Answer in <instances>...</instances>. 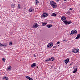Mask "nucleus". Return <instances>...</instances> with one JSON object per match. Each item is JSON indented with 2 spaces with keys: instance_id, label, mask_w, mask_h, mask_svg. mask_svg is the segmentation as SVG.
<instances>
[{
  "instance_id": "f257e3e1",
  "label": "nucleus",
  "mask_w": 80,
  "mask_h": 80,
  "mask_svg": "<svg viewBox=\"0 0 80 80\" xmlns=\"http://www.w3.org/2000/svg\"><path fill=\"white\" fill-rule=\"evenodd\" d=\"M50 4L52 7L54 8H56L57 6L56 3H55L54 1H51L50 2Z\"/></svg>"
},
{
  "instance_id": "f03ea898",
  "label": "nucleus",
  "mask_w": 80,
  "mask_h": 80,
  "mask_svg": "<svg viewBox=\"0 0 80 80\" xmlns=\"http://www.w3.org/2000/svg\"><path fill=\"white\" fill-rule=\"evenodd\" d=\"M63 22L66 25H68H68H70V24H71L72 23V22L71 21H68L67 20L63 21Z\"/></svg>"
},
{
  "instance_id": "7ed1b4c3",
  "label": "nucleus",
  "mask_w": 80,
  "mask_h": 80,
  "mask_svg": "<svg viewBox=\"0 0 80 80\" xmlns=\"http://www.w3.org/2000/svg\"><path fill=\"white\" fill-rule=\"evenodd\" d=\"M77 33V31L76 30H72L71 32L70 35H76Z\"/></svg>"
},
{
  "instance_id": "20e7f679",
  "label": "nucleus",
  "mask_w": 80,
  "mask_h": 80,
  "mask_svg": "<svg viewBox=\"0 0 80 80\" xmlns=\"http://www.w3.org/2000/svg\"><path fill=\"white\" fill-rule=\"evenodd\" d=\"M53 43L52 42H50L47 45V47L48 48H50L51 47H52Z\"/></svg>"
},
{
  "instance_id": "39448f33",
  "label": "nucleus",
  "mask_w": 80,
  "mask_h": 80,
  "mask_svg": "<svg viewBox=\"0 0 80 80\" xmlns=\"http://www.w3.org/2000/svg\"><path fill=\"white\" fill-rule=\"evenodd\" d=\"M72 52L74 53H78L79 52V49H73L72 50Z\"/></svg>"
},
{
  "instance_id": "423d86ee",
  "label": "nucleus",
  "mask_w": 80,
  "mask_h": 80,
  "mask_svg": "<svg viewBox=\"0 0 80 80\" xmlns=\"http://www.w3.org/2000/svg\"><path fill=\"white\" fill-rule=\"evenodd\" d=\"M48 16V14L47 12H45L44 13H43V14L42 15V17H43L44 18L47 17V16Z\"/></svg>"
},
{
  "instance_id": "0eeeda50",
  "label": "nucleus",
  "mask_w": 80,
  "mask_h": 80,
  "mask_svg": "<svg viewBox=\"0 0 80 80\" xmlns=\"http://www.w3.org/2000/svg\"><path fill=\"white\" fill-rule=\"evenodd\" d=\"M37 27H38V25L37 23H35L34 25H33L32 26L33 28H37Z\"/></svg>"
},
{
  "instance_id": "6e6552de",
  "label": "nucleus",
  "mask_w": 80,
  "mask_h": 80,
  "mask_svg": "<svg viewBox=\"0 0 80 80\" xmlns=\"http://www.w3.org/2000/svg\"><path fill=\"white\" fill-rule=\"evenodd\" d=\"M61 20L62 21H65L67 20H66V17L65 16H62L61 18Z\"/></svg>"
},
{
  "instance_id": "1a4fd4ad",
  "label": "nucleus",
  "mask_w": 80,
  "mask_h": 80,
  "mask_svg": "<svg viewBox=\"0 0 80 80\" xmlns=\"http://www.w3.org/2000/svg\"><path fill=\"white\" fill-rule=\"evenodd\" d=\"M73 68L74 69L73 71H72V73H75L76 72H77V68Z\"/></svg>"
},
{
  "instance_id": "9d476101",
  "label": "nucleus",
  "mask_w": 80,
  "mask_h": 80,
  "mask_svg": "<svg viewBox=\"0 0 80 80\" xmlns=\"http://www.w3.org/2000/svg\"><path fill=\"white\" fill-rule=\"evenodd\" d=\"M36 65H37V64L35 63H33L31 65V68H33V67H35Z\"/></svg>"
},
{
  "instance_id": "9b49d317",
  "label": "nucleus",
  "mask_w": 80,
  "mask_h": 80,
  "mask_svg": "<svg viewBox=\"0 0 80 80\" xmlns=\"http://www.w3.org/2000/svg\"><path fill=\"white\" fill-rule=\"evenodd\" d=\"M80 38V33L77 35V37L75 38L76 39H79Z\"/></svg>"
},
{
  "instance_id": "f8f14e48",
  "label": "nucleus",
  "mask_w": 80,
  "mask_h": 80,
  "mask_svg": "<svg viewBox=\"0 0 80 80\" xmlns=\"http://www.w3.org/2000/svg\"><path fill=\"white\" fill-rule=\"evenodd\" d=\"M3 78L4 80H8V78L7 77L4 76Z\"/></svg>"
},
{
  "instance_id": "ddd939ff",
  "label": "nucleus",
  "mask_w": 80,
  "mask_h": 80,
  "mask_svg": "<svg viewBox=\"0 0 80 80\" xmlns=\"http://www.w3.org/2000/svg\"><path fill=\"white\" fill-rule=\"evenodd\" d=\"M38 3H39V1H38L36 0L35 2V5H37L38 4Z\"/></svg>"
},
{
  "instance_id": "4468645a",
  "label": "nucleus",
  "mask_w": 80,
  "mask_h": 80,
  "mask_svg": "<svg viewBox=\"0 0 80 80\" xmlns=\"http://www.w3.org/2000/svg\"><path fill=\"white\" fill-rule=\"evenodd\" d=\"M65 63H68L69 62V58H67L66 59L64 60Z\"/></svg>"
},
{
  "instance_id": "2eb2a0df",
  "label": "nucleus",
  "mask_w": 80,
  "mask_h": 80,
  "mask_svg": "<svg viewBox=\"0 0 80 80\" xmlns=\"http://www.w3.org/2000/svg\"><path fill=\"white\" fill-rule=\"evenodd\" d=\"M50 59V60L51 61H53L55 60V58L53 57H51V58H49Z\"/></svg>"
},
{
  "instance_id": "dca6fc26",
  "label": "nucleus",
  "mask_w": 80,
  "mask_h": 80,
  "mask_svg": "<svg viewBox=\"0 0 80 80\" xmlns=\"http://www.w3.org/2000/svg\"><path fill=\"white\" fill-rule=\"evenodd\" d=\"M34 10V9H32V8H31L29 10V12H33Z\"/></svg>"
},
{
  "instance_id": "f3484780",
  "label": "nucleus",
  "mask_w": 80,
  "mask_h": 80,
  "mask_svg": "<svg viewBox=\"0 0 80 80\" xmlns=\"http://www.w3.org/2000/svg\"><path fill=\"white\" fill-rule=\"evenodd\" d=\"M26 78H28V79H29V80H33V79L31 78L29 76H26Z\"/></svg>"
},
{
  "instance_id": "a211bd4d",
  "label": "nucleus",
  "mask_w": 80,
  "mask_h": 80,
  "mask_svg": "<svg viewBox=\"0 0 80 80\" xmlns=\"http://www.w3.org/2000/svg\"><path fill=\"white\" fill-rule=\"evenodd\" d=\"M42 26H45L47 24V22H42Z\"/></svg>"
},
{
  "instance_id": "6ab92c4d",
  "label": "nucleus",
  "mask_w": 80,
  "mask_h": 80,
  "mask_svg": "<svg viewBox=\"0 0 80 80\" xmlns=\"http://www.w3.org/2000/svg\"><path fill=\"white\" fill-rule=\"evenodd\" d=\"M46 27L48 28H51V27H52V25H46Z\"/></svg>"
},
{
  "instance_id": "aec40b11",
  "label": "nucleus",
  "mask_w": 80,
  "mask_h": 80,
  "mask_svg": "<svg viewBox=\"0 0 80 80\" xmlns=\"http://www.w3.org/2000/svg\"><path fill=\"white\" fill-rule=\"evenodd\" d=\"M7 69L8 70H10L12 69V67L10 66H9L8 68H7Z\"/></svg>"
},
{
  "instance_id": "412c9836",
  "label": "nucleus",
  "mask_w": 80,
  "mask_h": 80,
  "mask_svg": "<svg viewBox=\"0 0 80 80\" xmlns=\"http://www.w3.org/2000/svg\"><path fill=\"white\" fill-rule=\"evenodd\" d=\"M51 16H54L55 17V16H57V14H56L55 13H53L51 14Z\"/></svg>"
},
{
  "instance_id": "4be33fe9",
  "label": "nucleus",
  "mask_w": 80,
  "mask_h": 80,
  "mask_svg": "<svg viewBox=\"0 0 80 80\" xmlns=\"http://www.w3.org/2000/svg\"><path fill=\"white\" fill-rule=\"evenodd\" d=\"M20 7H21V6H20V4H18L17 8H18V9H20Z\"/></svg>"
},
{
  "instance_id": "5701e85b",
  "label": "nucleus",
  "mask_w": 80,
  "mask_h": 80,
  "mask_svg": "<svg viewBox=\"0 0 80 80\" xmlns=\"http://www.w3.org/2000/svg\"><path fill=\"white\" fill-rule=\"evenodd\" d=\"M11 7H12V8H14L15 7V4H12L11 5Z\"/></svg>"
},
{
  "instance_id": "b1692460",
  "label": "nucleus",
  "mask_w": 80,
  "mask_h": 80,
  "mask_svg": "<svg viewBox=\"0 0 80 80\" xmlns=\"http://www.w3.org/2000/svg\"><path fill=\"white\" fill-rule=\"evenodd\" d=\"M2 61L3 62H5V58H2Z\"/></svg>"
},
{
  "instance_id": "393cba45",
  "label": "nucleus",
  "mask_w": 80,
  "mask_h": 80,
  "mask_svg": "<svg viewBox=\"0 0 80 80\" xmlns=\"http://www.w3.org/2000/svg\"><path fill=\"white\" fill-rule=\"evenodd\" d=\"M45 61H46V62H49V61H50V59L49 58L47 59L46 60H45Z\"/></svg>"
},
{
  "instance_id": "a878e982",
  "label": "nucleus",
  "mask_w": 80,
  "mask_h": 80,
  "mask_svg": "<svg viewBox=\"0 0 80 80\" xmlns=\"http://www.w3.org/2000/svg\"><path fill=\"white\" fill-rule=\"evenodd\" d=\"M13 43L12 42H9V45H12Z\"/></svg>"
},
{
  "instance_id": "bb28decb",
  "label": "nucleus",
  "mask_w": 80,
  "mask_h": 80,
  "mask_svg": "<svg viewBox=\"0 0 80 80\" xmlns=\"http://www.w3.org/2000/svg\"><path fill=\"white\" fill-rule=\"evenodd\" d=\"M0 47H3V44H2L0 42Z\"/></svg>"
},
{
  "instance_id": "cd10ccee",
  "label": "nucleus",
  "mask_w": 80,
  "mask_h": 80,
  "mask_svg": "<svg viewBox=\"0 0 80 80\" xmlns=\"http://www.w3.org/2000/svg\"><path fill=\"white\" fill-rule=\"evenodd\" d=\"M2 45H3V47H7V45H5V44H2Z\"/></svg>"
},
{
  "instance_id": "c85d7f7f",
  "label": "nucleus",
  "mask_w": 80,
  "mask_h": 80,
  "mask_svg": "<svg viewBox=\"0 0 80 80\" xmlns=\"http://www.w3.org/2000/svg\"><path fill=\"white\" fill-rule=\"evenodd\" d=\"M60 42H57V44L58 45V44H59V43H60Z\"/></svg>"
},
{
  "instance_id": "c756f323",
  "label": "nucleus",
  "mask_w": 80,
  "mask_h": 80,
  "mask_svg": "<svg viewBox=\"0 0 80 80\" xmlns=\"http://www.w3.org/2000/svg\"><path fill=\"white\" fill-rule=\"evenodd\" d=\"M72 65V62H71L69 63V66H70V65Z\"/></svg>"
},
{
  "instance_id": "7c9ffc66",
  "label": "nucleus",
  "mask_w": 80,
  "mask_h": 80,
  "mask_svg": "<svg viewBox=\"0 0 80 80\" xmlns=\"http://www.w3.org/2000/svg\"><path fill=\"white\" fill-rule=\"evenodd\" d=\"M57 2H58L60 1V0H55Z\"/></svg>"
},
{
  "instance_id": "2f4dec72",
  "label": "nucleus",
  "mask_w": 80,
  "mask_h": 80,
  "mask_svg": "<svg viewBox=\"0 0 80 80\" xmlns=\"http://www.w3.org/2000/svg\"><path fill=\"white\" fill-rule=\"evenodd\" d=\"M69 10H73V8H69Z\"/></svg>"
},
{
  "instance_id": "473e14b6",
  "label": "nucleus",
  "mask_w": 80,
  "mask_h": 80,
  "mask_svg": "<svg viewBox=\"0 0 80 80\" xmlns=\"http://www.w3.org/2000/svg\"><path fill=\"white\" fill-rule=\"evenodd\" d=\"M33 56H34V57H37V56H36V55L35 54H34Z\"/></svg>"
},
{
  "instance_id": "72a5a7b5",
  "label": "nucleus",
  "mask_w": 80,
  "mask_h": 80,
  "mask_svg": "<svg viewBox=\"0 0 80 80\" xmlns=\"http://www.w3.org/2000/svg\"><path fill=\"white\" fill-rule=\"evenodd\" d=\"M63 41L64 42H67L66 40H63Z\"/></svg>"
},
{
  "instance_id": "f704fd0d",
  "label": "nucleus",
  "mask_w": 80,
  "mask_h": 80,
  "mask_svg": "<svg viewBox=\"0 0 80 80\" xmlns=\"http://www.w3.org/2000/svg\"><path fill=\"white\" fill-rule=\"evenodd\" d=\"M53 48H57V46H53Z\"/></svg>"
},
{
  "instance_id": "c9c22d12",
  "label": "nucleus",
  "mask_w": 80,
  "mask_h": 80,
  "mask_svg": "<svg viewBox=\"0 0 80 80\" xmlns=\"http://www.w3.org/2000/svg\"><path fill=\"white\" fill-rule=\"evenodd\" d=\"M67 13H68V14H70V12H69V11H68V12H67Z\"/></svg>"
},
{
  "instance_id": "e433bc0d",
  "label": "nucleus",
  "mask_w": 80,
  "mask_h": 80,
  "mask_svg": "<svg viewBox=\"0 0 80 80\" xmlns=\"http://www.w3.org/2000/svg\"><path fill=\"white\" fill-rule=\"evenodd\" d=\"M65 63H66V65H67V62H65Z\"/></svg>"
},
{
  "instance_id": "4c0bfd02",
  "label": "nucleus",
  "mask_w": 80,
  "mask_h": 80,
  "mask_svg": "<svg viewBox=\"0 0 80 80\" xmlns=\"http://www.w3.org/2000/svg\"><path fill=\"white\" fill-rule=\"evenodd\" d=\"M67 0H64V2H66V1H67Z\"/></svg>"
},
{
  "instance_id": "58836bf2",
  "label": "nucleus",
  "mask_w": 80,
  "mask_h": 80,
  "mask_svg": "<svg viewBox=\"0 0 80 80\" xmlns=\"http://www.w3.org/2000/svg\"><path fill=\"white\" fill-rule=\"evenodd\" d=\"M37 68H38V66H37Z\"/></svg>"
},
{
  "instance_id": "ea45409f",
  "label": "nucleus",
  "mask_w": 80,
  "mask_h": 80,
  "mask_svg": "<svg viewBox=\"0 0 80 80\" xmlns=\"http://www.w3.org/2000/svg\"><path fill=\"white\" fill-rule=\"evenodd\" d=\"M58 46H59V45H58Z\"/></svg>"
},
{
  "instance_id": "a19ab883",
  "label": "nucleus",
  "mask_w": 80,
  "mask_h": 80,
  "mask_svg": "<svg viewBox=\"0 0 80 80\" xmlns=\"http://www.w3.org/2000/svg\"><path fill=\"white\" fill-rule=\"evenodd\" d=\"M0 17H1L0 16Z\"/></svg>"
}]
</instances>
